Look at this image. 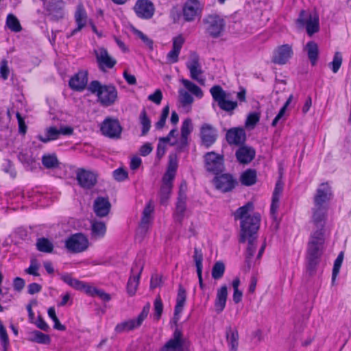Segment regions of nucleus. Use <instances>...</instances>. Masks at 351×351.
Listing matches in <instances>:
<instances>
[{"label":"nucleus","mask_w":351,"mask_h":351,"mask_svg":"<svg viewBox=\"0 0 351 351\" xmlns=\"http://www.w3.org/2000/svg\"><path fill=\"white\" fill-rule=\"evenodd\" d=\"M332 197L330 186L328 183L321 184L314 197L311 222L313 229L311 233L306 249V269L310 274L315 272L324 253L326 241L325 225L327 219L328 202Z\"/></svg>","instance_id":"1"},{"label":"nucleus","mask_w":351,"mask_h":351,"mask_svg":"<svg viewBox=\"0 0 351 351\" xmlns=\"http://www.w3.org/2000/svg\"><path fill=\"white\" fill-rule=\"evenodd\" d=\"M254 209L253 204L248 202L243 206L240 207L234 213L235 219H241V239L242 243L247 242V256L251 257L256 251L255 241L256 232L259 228L261 216L258 213L252 215L249 213Z\"/></svg>","instance_id":"2"},{"label":"nucleus","mask_w":351,"mask_h":351,"mask_svg":"<svg viewBox=\"0 0 351 351\" xmlns=\"http://www.w3.org/2000/svg\"><path fill=\"white\" fill-rule=\"evenodd\" d=\"M180 82L184 87L178 90L179 106L185 111L189 112L194 101L192 95L198 99H201L204 96V93L198 86L189 80L182 79Z\"/></svg>","instance_id":"3"},{"label":"nucleus","mask_w":351,"mask_h":351,"mask_svg":"<svg viewBox=\"0 0 351 351\" xmlns=\"http://www.w3.org/2000/svg\"><path fill=\"white\" fill-rule=\"evenodd\" d=\"M88 89L97 97L98 101L104 106L114 104L118 98L117 90L112 85H102L98 81H93Z\"/></svg>","instance_id":"4"},{"label":"nucleus","mask_w":351,"mask_h":351,"mask_svg":"<svg viewBox=\"0 0 351 351\" xmlns=\"http://www.w3.org/2000/svg\"><path fill=\"white\" fill-rule=\"evenodd\" d=\"M177 167L176 160L170 158L167 170L162 178V184L160 191V203L162 204H166L169 198Z\"/></svg>","instance_id":"5"},{"label":"nucleus","mask_w":351,"mask_h":351,"mask_svg":"<svg viewBox=\"0 0 351 351\" xmlns=\"http://www.w3.org/2000/svg\"><path fill=\"white\" fill-rule=\"evenodd\" d=\"M210 93L221 110L229 112L237 108V101L230 99V94L226 92L220 86H213Z\"/></svg>","instance_id":"6"},{"label":"nucleus","mask_w":351,"mask_h":351,"mask_svg":"<svg viewBox=\"0 0 351 351\" xmlns=\"http://www.w3.org/2000/svg\"><path fill=\"white\" fill-rule=\"evenodd\" d=\"M296 23L299 27H305L307 34L310 36L319 29V16L315 12L309 13L302 11Z\"/></svg>","instance_id":"7"},{"label":"nucleus","mask_w":351,"mask_h":351,"mask_svg":"<svg viewBox=\"0 0 351 351\" xmlns=\"http://www.w3.org/2000/svg\"><path fill=\"white\" fill-rule=\"evenodd\" d=\"M189 342L179 329H176L173 336L161 347L159 351H188Z\"/></svg>","instance_id":"8"},{"label":"nucleus","mask_w":351,"mask_h":351,"mask_svg":"<svg viewBox=\"0 0 351 351\" xmlns=\"http://www.w3.org/2000/svg\"><path fill=\"white\" fill-rule=\"evenodd\" d=\"M204 4L199 0H188L182 8L183 17L186 21L191 22L202 16Z\"/></svg>","instance_id":"9"},{"label":"nucleus","mask_w":351,"mask_h":351,"mask_svg":"<svg viewBox=\"0 0 351 351\" xmlns=\"http://www.w3.org/2000/svg\"><path fill=\"white\" fill-rule=\"evenodd\" d=\"M61 279L71 287L76 290L83 291L90 296L95 297L97 288L91 284L74 278L69 274L62 275Z\"/></svg>","instance_id":"10"},{"label":"nucleus","mask_w":351,"mask_h":351,"mask_svg":"<svg viewBox=\"0 0 351 351\" xmlns=\"http://www.w3.org/2000/svg\"><path fill=\"white\" fill-rule=\"evenodd\" d=\"M143 269V263L141 260L136 261L132 267L131 276L127 284V292L131 296L136 292Z\"/></svg>","instance_id":"11"},{"label":"nucleus","mask_w":351,"mask_h":351,"mask_svg":"<svg viewBox=\"0 0 351 351\" xmlns=\"http://www.w3.org/2000/svg\"><path fill=\"white\" fill-rule=\"evenodd\" d=\"M186 65L190 71L191 77L200 84H204V79L202 77V66L199 56L196 53H190Z\"/></svg>","instance_id":"12"},{"label":"nucleus","mask_w":351,"mask_h":351,"mask_svg":"<svg viewBox=\"0 0 351 351\" xmlns=\"http://www.w3.org/2000/svg\"><path fill=\"white\" fill-rule=\"evenodd\" d=\"M293 55L292 46L285 44L277 47L274 52L271 61L279 65L287 64Z\"/></svg>","instance_id":"13"},{"label":"nucleus","mask_w":351,"mask_h":351,"mask_svg":"<svg viewBox=\"0 0 351 351\" xmlns=\"http://www.w3.org/2000/svg\"><path fill=\"white\" fill-rule=\"evenodd\" d=\"M100 130L104 136L110 138H119L122 128L118 119L108 117L102 122Z\"/></svg>","instance_id":"14"},{"label":"nucleus","mask_w":351,"mask_h":351,"mask_svg":"<svg viewBox=\"0 0 351 351\" xmlns=\"http://www.w3.org/2000/svg\"><path fill=\"white\" fill-rule=\"evenodd\" d=\"M66 247L73 252H81L85 250L88 245L86 237L82 234H75L66 241Z\"/></svg>","instance_id":"15"},{"label":"nucleus","mask_w":351,"mask_h":351,"mask_svg":"<svg viewBox=\"0 0 351 351\" xmlns=\"http://www.w3.org/2000/svg\"><path fill=\"white\" fill-rule=\"evenodd\" d=\"M205 165L207 171L217 174L223 171V156L215 152H209L205 155Z\"/></svg>","instance_id":"16"},{"label":"nucleus","mask_w":351,"mask_h":351,"mask_svg":"<svg viewBox=\"0 0 351 351\" xmlns=\"http://www.w3.org/2000/svg\"><path fill=\"white\" fill-rule=\"evenodd\" d=\"M207 26L208 33L213 37H217L220 35L224 27V20L217 14H211L207 16L205 20Z\"/></svg>","instance_id":"17"},{"label":"nucleus","mask_w":351,"mask_h":351,"mask_svg":"<svg viewBox=\"0 0 351 351\" xmlns=\"http://www.w3.org/2000/svg\"><path fill=\"white\" fill-rule=\"evenodd\" d=\"M73 132V129L70 126H61L60 129L55 127H50L46 130L45 135H39L38 138L44 143L58 138L60 134L71 135Z\"/></svg>","instance_id":"18"},{"label":"nucleus","mask_w":351,"mask_h":351,"mask_svg":"<svg viewBox=\"0 0 351 351\" xmlns=\"http://www.w3.org/2000/svg\"><path fill=\"white\" fill-rule=\"evenodd\" d=\"M136 14L141 19H149L154 14L155 8L149 0H138L134 7Z\"/></svg>","instance_id":"19"},{"label":"nucleus","mask_w":351,"mask_h":351,"mask_svg":"<svg viewBox=\"0 0 351 351\" xmlns=\"http://www.w3.org/2000/svg\"><path fill=\"white\" fill-rule=\"evenodd\" d=\"M99 68L105 71L106 69H112L116 64V60L112 58L104 48H99L95 51Z\"/></svg>","instance_id":"20"},{"label":"nucleus","mask_w":351,"mask_h":351,"mask_svg":"<svg viewBox=\"0 0 351 351\" xmlns=\"http://www.w3.org/2000/svg\"><path fill=\"white\" fill-rule=\"evenodd\" d=\"M184 38L180 34L175 36L172 40V49L167 54V63L174 64L178 61L181 49L184 43Z\"/></svg>","instance_id":"21"},{"label":"nucleus","mask_w":351,"mask_h":351,"mask_svg":"<svg viewBox=\"0 0 351 351\" xmlns=\"http://www.w3.org/2000/svg\"><path fill=\"white\" fill-rule=\"evenodd\" d=\"M77 180L79 184L86 189H90L96 183V175L89 171L79 169L77 172Z\"/></svg>","instance_id":"22"},{"label":"nucleus","mask_w":351,"mask_h":351,"mask_svg":"<svg viewBox=\"0 0 351 351\" xmlns=\"http://www.w3.org/2000/svg\"><path fill=\"white\" fill-rule=\"evenodd\" d=\"M88 82V72L86 71H80L74 75L69 80V86L74 90H83Z\"/></svg>","instance_id":"23"},{"label":"nucleus","mask_w":351,"mask_h":351,"mask_svg":"<svg viewBox=\"0 0 351 351\" xmlns=\"http://www.w3.org/2000/svg\"><path fill=\"white\" fill-rule=\"evenodd\" d=\"M44 6L49 14L56 19L63 17L64 2L62 0H49L44 3Z\"/></svg>","instance_id":"24"},{"label":"nucleus","mask_w":351,"mask_h":351,"mask_svg":"<svg viewBox=\"0 0 351 351\" xmlns=\"http://www.w3.org/2000/svg\"><path fill=\"white\" fill-rule=\"evenodd\" d=\"M201 138L206 147H209L215 143L217 138V132L208 124H204L201 128Z\"/></svg>","instance_id":"25"},{"label":"nucleus","mask_w":351,"mask_h":351,"mask_svg":"<svg viewBox=\"0 0 351 351\" xmlns=\"http://www.w3.org/2000/svg\"><path fill=\"white\" fill-rule=\"evenodd\" d=\"M214 183L217 189L223 192L231 190L234 185L232 177L228 174L216 177Z\"/></svg>","instance_id":"26"},{"label":"nucleus","mask_w":351,"mask_h":351,"mask_svg":"<svg viewBox=\"0 0 351 351\" xmlns=\"http://www.w3.org/2000/svg\"><path fill=\"white\" fill-rule=\"evenodd\" d=\"M226 139L229 144L239 145L245 139V133L242 128H232L226 133Z\"/></svg>","instance_id":"27"},{"label":"nucleus","mask_w":351,"mask_h":351,"mask_svg":"<svg viewBox=\"0 0 351 351\" xmlns=\"http://www.w3.org/2000/svg\"><path fill=\"white\" fill-rule=\"evenodd\" d=\"M228 298V289L226 285L221 286L217 289L216 299L215 301V308L217 313L223 311L226 305Z\"/></svg>","instance_id":"28"},{"label":"nucleus","mask_w":351,"mask_h":351,"mask_svg":"<svg viewBox=\"0 0 351 351\" xmlns=\"http://www.w3.org/2000/svg\"><path fill=\"white\" fill-rule=\"evenodd\" d=\"M186 298V290L182 286L180 285L176 298V304L174 309V319L176 322L180 319V314L185 304Z\"/></svg>","instance_id":"29"},{"label":"nucleus","mask_w":351,"mask_h":351,"mask_svg":"<svg viewBox=\"0 0 351 351\" xmlns=\"http://www.w3.org/2000/svg\"><path fill=\"white\" fill-rule=\"evenodd\" d=\"M94 211L99 217L106 216L110 209V204L107 198L97 197L94 202Z\"/></svg>","instance_id":"30"},{"label":"nucleus","mask_w":351,"mask_h":351,"mask_svg":"<svg viewBox=\"0 0 351 351\" xmlns=\"http://www.w3.org/2000/svg\"><path fill=\"white\" fill-rule=\"evenodd\" d=\"M236 156L238 161L242 164L249 163L255 156V151L254 149L243 146L239 148L236 152Z\"/></svg>","instance_id":"31"},{"label":"nucleus","mask_w":351,"mask_h":351,"mask_svg":"<svg viewBox=\"0 0 351 351\" xmlns=\"http://www.w3.org/2000/svg\"><path fill=\"white\" fill-rule=\"evenodd\" d=\"M226 339L230 351H237L239 345V334L235 328L229 327L227 329Z\"/></svg>","instance_id":"32"},{"label":"nucleus","mask_w":351,"mask_h":351,"mask_svg":"<svg viewBox=\"0 0 351 351\" xmlns=\"http://www.w3.org/2000/svg\"><path fill=\"white\" fill-rule=\"evenodd\" d=\"M75 19L77 23V27L73 30V34L80 31L82 28H83L86 24L87 21V16L85 10L82 7L79 6L77 8V10L75 14Z\"/></svg>","instance_id":"33"},{"label":"nucleus","mask_w":351,"mask_h":351,"mask_svg":"<svg viewBox=\"0 0 351 351\" xmlns=\"http://www.w3.org/2000/svg\"><path fill=\"white\" fill-rule=\"evenodd\" d=\"M138 120L141 126V135L145 136L149 131L152 125L151 119L145 109L141 112Z\"/></svg>","instance_id":"34"},{"label":"nucleus","mask_w":351,"mask_h":351,"mask_svg":"<svg viewBox=\"0 0 351 351\" xmlns=\"http://www.w3.org/2000/svg\"><path fill=\"white\" fill-rule=\"evenodd\" d=\"M29 340L40 344H49L51 342L49 335L38 330H34L30 332Z\"/></svg>","instance_id":"35"},{"label":"nucleus","mask_w":351,"mask_h":351,"mask_svg":"<svg viewBox=\"0 0 351 351\" xmlns=\"http://www.w3.org/2000/svg\"><path fill=\"white\" fill-rule=\"evenodd\" d=\"M193 130V125L191 119H186L182 124L181 127V138L180 141L183 145H186L188 136Z\"/></svg>","instance_id":"36"},{"label":"nucleus","mask_w":351,"mask_h":351,"mask_svg":"<svg viewBox=\"0 0 351 351\" xmlns=\"http://www.w3.org/2000/svg\"><path fill=\"white\" fill-rule=\"evenodd\" d=\"M138 326H140L136 320L135 319H132L117 324L115 327V331L118 333H121L133 330Z\"/></svg>","instance_id":"37"},{"label":"nucleus","mask_w":351,"mask_h":351,"mask_svg":"<svg viewBox=\"0 0 351 351\" xmlns=\"http://www.w3.org/2000/svg\"><path fill=\"white\" fill-rule=\"evenodd\" d=\"M5 26L14 32H19L22 29L19 19L13 14H8L6 17Z\"/></svg>","instance_id":"38"},{"label":"nucleus","mask_w":351,"mask_h":351,"mask_svg":"<svg viewBox=\"0 0 351 351\" xmlns=\"http://www.w3.org/2000/svg\"><path fill=\"white\" fill-rule=\"evenodd\" d=\"M256 180V173L255 171L248 169L243 172L241 176V182L243 184L250 186L254 184Z\"/></svg>","instance_id":"39"},{"label":"nucleus","mask_w":351,"mask_h":351,"mask_svg":"<svg viewBox=\"0 0 351 351\" xmlns=\"http://www.w3.org/2000/svg\"><path fill=\"white\" fill-rule=\"evenodd\" d=\"M175 134H177L176 130H171L168 136L160 138L157 147V155L159 158L162 157L165 153V143L171 141V138L174 137Z\"/></svg>","instance_id":"40"},{"label":"nucleus","mask_w":351,"mask_h":351,"mask_svg":"<svg viewBox=\"0 0 351 351\" xmlns=\"http://www.w3.org/2000/svg\"><path fill=\"white\" fill-rule=\"evenodd\" d=\"M306 49L308 53V58L310 59L312 64H314L317 59L318 56L317 45L315 42L311 41L307 43Z\"/></svg>","instance_id":"41"},{"label":"nucleus","mask_w":351,"mask_h":351,"mask_svg":"<svg viewBox=\"0 0 351 351\" xmlns=\"http://www.w3.org/2000/svg\"><path fill=\"white\" fill-rule=\"evenodd\" d=\"M186 210V197H178L176 204V211L174 213L175 217L178 221H181L184 215Z\"/></svg>","instance_id":"42"},{"label":"nucleus","mask_w":351,"mask_h":351,"mask_svg":"<svg viewBox=\"0 0 351 351\" xmlns=\"http://www.w3.org/2000/svg\"><path fill=\"white\" fill-rule=\"evenodd\" d=\"M36 247L39 251L46 253L51 252L53 248L52 243L45 238L38 239L36 242Z\"/></svg>","instance_id":"43"},{"label":"nucleus","mask_w":351,"mask_h":351,"mask_svg":"<svg viewBox=\"0 0 351 351\" xmlns=\"http://www.w3.org/2000/svg\"><path fill=\"white\" fill-rule=\"evenodd\" d=\"M106 231V226L102 222L94 221L92 223V235L97 239L102 237Z\"/></svg>","instance_id":"44"},{"label":"nucleus","mask_w":351,"mask_h":351,"mask_svg":"<svg viewBox=\"0 0 351 351\" xmlns=\"http://www.w3.org/2000/svg\"><path fill=\"white\" fill-rule=\"evenodd\" d=\"M260 117L261 115L258 112H254L248 114L245 122V128L249 130L254 129L256 125L258 123Z\"/></svg>","instance_id":"45"},{"label":"nucleus","mask_w":351,"mask_h":351,"mask_svg":"<svg viewBox=\"0 0 351 351\" xmlns=\"http://www.w3.org/2000/svg\"><path fill=\"white\" fill-rule=\"evenodd\" d=\"M240 284L241 281L238 277L235 278L232 282V285L234 289L232 299L236 304L239 303L242 300L243 293L239 289Z\"/></svg>","instance_id":"46"},{"label":"nucleus","mask_w":351,"mask_h":351,"mask_svg":"<svg viewBox=\"0 0 351 351\" xmlns=\"http://www.w3.org/2000/svg\"><path fill=\"white\" fill-rule=\"evenodd\" d=\"M43 165L48 169L55 168L58 165V160L55 154H46L42 158Z\"/></svg>","instance_id":"47"},{"label":"nucleus","mask_w":351,"mask_h":351,"mask_svg":"<svg viewBox=\"0 0 351 351\" xmlns=\"http://www.w3.org/2000/svg\"><path fill=\"white\" fill-rule=\"evenodd\" d=\"M0 341L3 351H7L10 345L8 335L5 328L4 327L1 320L0 319Z\"/></svg>","instance_id":"48"},{"label":"nucleus","mask_w":351,"mask_h":351,"mask_svg":"<svg viewBox=\"0 0 351 351\" xmlns=\"http://www.w3.org/2000/svg\"><path fill=\"white\" fill-rule=\"evenodd\" d=\"M343 260V252H341L335 261L334 266L332 269V282H335L337 275L339 273L340 268L341 267L342 263Z\"/></svg>","instance_id":"49"},{"label":"nucleus","mask_w":351,"mask_h":351,"mask_svg":"<svg viewBox=\"0 0 351 351\" xmlns=\"http://www.w3.org/2000/svg\"><path fill=\"white\" fill-rule=\"evenodd\" d=\"M225 271V265L222 262H217L212 269V277L214 279L221 278Z\"/></svg>","instance_id":"50"},{"label":"nucleus","mask_w":351,"mask_h":351,"mask_svg":"<svg viewBox=\"0 0 351 351\" xmlns=\"http://www.w3.org/2000/svg\"><path fill=\"white\" fill-rule=\"evenodd\" d=\"M292 99H293V96L290 95L289 97L288 98V99L287 100V101L285 102V104H284V106L280 110V111L278 113V114L276 115V117L273 120L272 123H271L272 126L275 127L277 125L278 122L284 117L285 112L287 110V108L289 106V105L290 104V103L291 102Z\"/></svg>","instance_id":"51"},{"label":"nucleus","mask_w":351,"mask_h":351,"mask_svg":"<svg viewBox=\"0 0 351 351\" xmlns=\"http://www.w3.org/2000/svg\"><path fill=\"white\" fill-rule=\"evenodd\" d=\"M342 64V56L340 52H336L333 57L332 62L330 63V66L333 73H336Z\"/></svg>","instance_id":"52"},{"label":"nucleus","mask_w":351,"mask_h":351,"mask_svg":"<svg viewBox=\"0 0 351 351\" xmlns=\"http://www.w3.org/2000/svg\"><path fill=\"white\" fill-rule=\"evenodd\" d=\"M169 114V107L166 106L163 108L160 119L156 123L155 127L156 129L160 130L164 127L166 123V119Z\"/></svg>","instance_id":"53"},{"label":"nucleus","mask_w":351,"mask_h":351,"mask_svg":"<svg viewBox=\"0 0 351 351\" xmlns=\"http://www.w3.org/2000/svg\"><path fill=\"white\" fill-rule=\"evenodd\" d=\"M154 318L158 320L163 311V304L160 297H157L154 301Z\"/></svg>","instance_id":"54"},{"label":"nucleus","mask_w":351,"mask_h":351,"mask_svg":"<svg viewBox=\"0 0 351 351\" xmlns=\"http://www.w3.org/2000/svg\"><path fill=\"white\" fill-rule=\"evenodd\" d=\"M10 75V69L8 65V61L6 60H1L0 63V77L3 80H6Z\"/></svg>","instance_id":"55"},{"label":"nucleus","mask_w":351,"mask_h":351,"mask_svg":"<svg viewBox=\"0 0 351 351\" xmlns=\"http://www.w3.org/2000/svg\"><path fill=\"white\" fill-rule=\"evenodd\" d=\"M152 219L153 217L143 215L138 230L145 232L147 230Z\"/></svg>","instance_id":"56"},{"label":"nucleus","mask_w":351,"mask_h":351,"mask_svg":"<svg viewBox=\"0 0 351 351\" xmlns=\"http://www.w3.org/2000/svg\"><path fill=\"white\" fill-rule=\"evenodd\" d=\"M148 99L153 103L159 105L162 99V93L160 89H157L153 94L148 96Z\"/></svg>","instance_id":"57"},{"label":"nucleus","mask_w":351,"mask_h":351,"mask_svg":"<svg viewBox=\"0 0 351 351\" xmlns=\"http://www.w3.org/2000/svg\"><path fill=\"white\" fill-rule=\"evenodd\" d=\"M193 258L197 268V273L202 271V255L197 250H195Z\"/></svg>","instance_id":"58"},{"label":"nucleus","mask_w":351,"mask_h":351,"mask_svg":"<svg viewBox=\"0 0 351 351\" xmlns=\"http://www.w3.org/2000/svg\"><path fill=\"white\" fill-rule=\"evenodd\" d=\"M38 269V263L36 261H32L29 267L25 269V272L28 274L38 276H39Z\"/></svg>","instance_id":"59"},{"label":"nucleus","mask_w":351,"mask_h":351,"mask_svg":"<svg viewBox=\"0 0 351 351\" xmlns=\"http://www.w3.org/2000/svg\"><path fill=\"white\" fill-rule=\"evenodd\" d=\"M113 177L117 181H123L128 177V173L124 169L119 168L113 171Z\"/></svg>","instance_id":"60"},{"label":"nucleus","mask_w":351,"mask_h":351,"mask_svg":"<svg viewBox=\"0 0 351 351\" xmlns=\"http://www.w3.org/2000/svg\"><path fill=\"white\" fill-rule=\"evenodd\" d=\"M280 206V198L272 197L270 213L272 217L276 218Z\"/></svg>","instance_id":"61"},{"label":"nucleus","mask_w":351,"mask_h":351,"mask_svg":"<svg viewBox=\"0 0 351 351\" xmlns=\"http://www.w3.org/2000/svg\"><path fill=\"white\" fill-rule=\"evenodd\" d=\"M134 34L136 36H137L139 38L142 40V41L149 48H152V41L143 32H141L139 30H135Z\"/></svg>","instance_id":"62"},{"label":"nucleus","mask_w":351,"mask_h":351,"mask_svg":"<svg viewBox=\"0 0 351 351\" xmlns=\"http://www.w3.org/2000/svg\"><path fill=\"white\" fill-rule=\"evenodd\" d=\"M3 170L10 175L12 177H14L16 173L13 167L12 164L9 160L5 161L2 165Z\"/></svg>","instance_id":"63"},{"label":"nucleus","mask_w":351,"mask_h":351,"mask_svg":"<svg viewBox=\"0 0 351 351\" xmlns=\"http://www.w3.org/2000/svg\"><path fill=\"white\" fill-rule=\"evenodd\" d=\"M149 306H145L143 308V309L142 310L141 313H140V315L138 316V317L136 319H135L136 320V322H138V324H139V326H141V324H142L143 320L147 317V316L149 313Z\"/></svg>","instance_id":"64"}]
</instances>
